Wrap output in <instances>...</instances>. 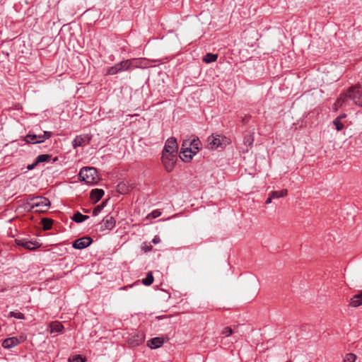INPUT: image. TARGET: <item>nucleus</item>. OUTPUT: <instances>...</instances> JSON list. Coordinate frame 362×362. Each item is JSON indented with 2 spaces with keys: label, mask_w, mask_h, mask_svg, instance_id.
I'll return each mask as SVG.
<instances>
[{
  "label": "nucleus",
  "mask_w": 362,
  "mask_h": 362,
  "mask_svg": "<svg viewBox=\"0 0 362 362\" xmlns=\"http://www.w3.org/2000/svg\"><path fill=\"white\" fill-rule=\"evenodd\" d=\"M81 180L88 185H94L99 181V176L97 170L93 167L83 168L79 172Z\"/></svg>",
  "instance_id": "nucleus-1"
},
{
  "label": "nucleus",
  "mask_w": 362,
  "mask_h": 362,
  "mask_svg": "<svg viewBox=\"0 0 362 362\" xmlns=\"http://www.w3.org/2000/svg\"><path fill=\"white\" fill-rule=\"evenodd\" d=\"M208 148L210 149H216L218 147H223L228 144L226 137L221 135H211L208 137Z\"/></svg>",
  "instance_id": "nucleus-2"
},
{
  "label": "nucleus",
  "mask_w": 362,
  "mask_h": 362,
  "mask_svg": "<svg viewBox=\"0 0 362 362\" xmlns=\"http://www.w3.org/2000/svg\"><path fill=\"white\" fill-rule=\"evenodd\" d=\"M50 202L45 197H36L32 200L31 208L35 211L43 213L49 209Z\"/></svg>",
  "instance_id": "nucleus-3"
},
{
  "label": "nucleus",
  "mask_w": 362,
  "mask_h": 362,
  "mask_svg": "<svg viewBox=\"0 0 362 362\" xmlns=\"http://www.w3.org/2000/svg\"><path fill=\"white\" fill-rule=\"evenodd\" d=\"M177 161V154L174 153H162V162L165 169L168 172L173 170Z\"/></svg>",
  "instance_id": "nucleus-4"
},
{
  "label": "nucleus",
  "mask_w": 362,
  "mask_h": 362,
  "mask_svg": "<svg viewBox=\"0 0 362 362\" xmlns=\"http://www.w3.org/2000/svg\"><path fill=\"white\" fill-rule=\"evenodd\" d=\"M178 146L175 138L171 137L167 139L163 151V153L177 154Z\"/></svg>",
  "instance_id": "nucleus-5"
},
{
  "label": "nucleus",
  "mask_w": 362,
  "mask_h": 362,
  "mask_svg": "<svg viewBox=\"0 0 362 362\" xmlns=\"http://www.w3.org/2000/svg\"><path fill=\"white\" fill-rule=\"evenodd\" d=\"M145 339V336L142 332H137L132 334L129 339L127 343L131 347H136L141 345Z\"/></svg>",
  "instance_id": "nucleus-6"
},
{
  "label": "nucleus",
  "mask_w": 362,
  "mask_h": 362,
  "mask_svg": "<svg viewBox=\"0 0 362 362\" xmlns=\"http://www.w3.org/2000/svg\"><path fill=\"white\" fill-rule=\"evenodd\" d=\"M92 139L90 134H81L77 136L72 141V146L74 148L88 144Z\"/></svg>",
  "instance_id": "nucleus-7"
},
{
  "label": "nucleus",
  "mask_w": 362,
  "mask_h": 362,
  "mask_svg": "<svg viewBox=\"0 0 362 362\" xmlns=\"http://www.w3.org/2000/svg\"><path fill=\"white\" fill-rule=\"evenodd\" d=\"M16 243L18 246H22L29 250H33L40 247V245L37 241H30L25 238L16 239Z\"/></svg>",
  "instance_id": "nucleus-8"
},
{
  "label": "nucleus",
  "mask_w": 362,
  "mask_h": 362,
  "mask_svg": "<svg viewBox=\"0 0 362 362\" xmlns=\"http://www.w3.org/2000/svg\"><path fill=\"white\" fill-rule=\"evenodd\" d=\"M116 221L111 216H106L100 223V229L101 231L110 230L115 226Z\"/></svg>",
  "instance_id": "nucleus-9"
},
{
  "label": "nucleus",
  "mask_w": 362,
  "mask_h": 362,
  "mask_svg": "<svg viewBox=\"0 0 362 362\" xmlns=\"http://www.w3.org/2000/svg\"><path fill=\"white\" fill-rule=\"evenodd\" d=\"M93 242L91 238L84 236L81 238L76 240L73 243V247L78 250H82L88 247Z\"/></svg>",
  "instance_id": "nucleus-10"
},
{
  "label": "nucleus",
  "mask_w": 362,
  "mask_h": 362,
  "mask_svg": "<svg viewBox=\"0 0 362 362\" xmlns=\"http://www.w3.org/2000/svg\"><path fill=\"white\" fill-rule=\"evenodd\" d=\"M199 144H200V141L198 139H194L192 141L185 140L182 143L183 146H188V147L192 149L193 154H196L198 152L199 148Z\"/></svg>",
  "instance_id": "nucleus-11"
},
{
  "label": "nucleus",
  "mask_w": 362,
  "mask_h": 362,
  "mask_svg": "<svg viewBox=\"0 0 362 362\" xmlns=\"http://www.w3.org/2000/svg\"><path fill=\"white\" fill-rule=\"evenodd\" d=\"M194 154L192 153V149L187 146H183L182 145V151L180 158L185 162H189L193 156Z\"/></svg>",
  "instance_id": "nucleus-12"
},
{
  "label": "nucleus",
  "mask_w": 362,
  "mask_h": 362,
  "mask_svg": "<svg viewBox=\"0 0 362 362\" xmlns=\"http://www.w3.org/2000/svg\"><path fill=\"white\" fill-rule=\"evenodd\" d=\"M20 342V340L17 337H9L3 341L2 346L4 349H11L18 345Z\"/></svg>",
  "instance_id": "nucleus-13"
},
{
  "label": "nucleus",
  "mask_w": 362,
  "mask_h": 362,
  "mask_svg": "<svg viewBox=\"0 0 362 362\" xmlns=\"http://www.w3.org/2000/svg\"><path fill=\"white\" fill-rule=\"evenodd\" d=\"M132 186L126 181L119 182L117 186V191L122 194L129 193L132 189Z\"/></svg>",
  "instance_id": "nucleus-14"
},
{
  "label": "nucleus",
  "mask_w": 362,
  "mask_h": 362,
  "mask_svg": "<svg viewBox=\"0 0 362 362\" xmlns=\"http://www.w3.org/2000/svg\"><path fill=\"white\" fill-rule=\"evenodd\" d=\"M164 343L163 337H154L147 341V346L151 349H157L160 347Z\"/></svg>",
  "instance_id": "nucleus-15"
},
{
  "label": "nucleus",
  "mask_w": 362,
  "mask_h": 362,
  "mask_svg": "<svg viewBox=\"0 0 362 362\" xmlns=\"http://www.w3.org/2000/svg\"><path fill=\"white\" fill-rule=\"evenodd\" d=\"M104 194V191L101 189H93L90 192V199L93 203H96L100 200Z\"/></svg>",
  "instance_id": "nucleus-16"
},
{
  "label": "nucleus",
  "mask_w": 362,
  "mask_h": 362,
  "mask_svg": "<svg viewBox=\"0 0 362 362\" xmlns=\"http://www.w3.org/2000/svg\"><path fill=\"white\" fill-rule=\"evenodd\" d=\"M50 333H59L63 329L64 326L59 322L55 321L49 324Z\"/></svg>",
  "instance_id": "nucleus-17"
},
{
  "label": "nucleus",
  "mask_w": 362,
  "mask_h": 362,
  "mask_svg": "<svg viewBox=\"0 0 362 362\" xmlns=\"http://www.w3.org/2000/svg\"><path fill=\"white\" fill-rule=\"evenodd\" d=\"M132 64H133L132 60L127 59V60L122 61V62L117 64V66L118 67L119 71L120 72H122V71L128 70L132 66Z\"/></svg>",
  "instance_id": "nucleus-18"
},
{
  "label": "nucleus",
  "mask_w": 362,
  "mask_h": 362,
  "mask_svg": "<svg viewBox=\"0 0 362 362\" xmlns=\"http://www.w3.org/2000/svg\"><path fill=\"white\" fill-rule=\"evenodd\" d=\"M362 305V296L361 293L354 296L350 300L349 306L358 307Z\"/></svg>",
  "instance_id": "nucleus-19"
},
{
  "label": "nucleus",
  "mask_w": 362,
  "mask_h": 362,
  "mask_svg": "<svg viewBox=\"0 0 362 362\" xmlns=\"http://www.w3.org/2000/svg\"><path fill=\"white\" fill-rule=\"evenodd\" d=\"M269 194L272 198L278 199L286 197L288 194V191L287 189H282L281 191H272Z\"/></svg>",
  "instance_id": "nucleus-20"
},
{
  "label": "nucleus",
  "mask_w": 362,
  "mask_h": 362,
  "mask_svg": "<svg viewBox=\"0 0 362 362\" xmlns=\"http://www.w3.org/2000/svg\"><path fill=\"white\" fill-rule=\"evenodd\" d=\"M218 55L212 53H207L202 59L203 62L206 64L214 62L217 60Z\"/></svg>",
  "instance_id": "nucleus-21"
},
{
  "label": "nucleus",
  "mask_w": 362,
  "mask_h": 362,
  "mask_svg": "<svg viewBox=\"0 0 362 362\" xmlns=\"http://www.w3.org/2000/svg\"><path fill=\"white\" fill-rule=\"evenodd\" d=\"M360 89H362V82L361 83H358L355 86H351L348 89V93H349V98L352 100L351 95L354 94L355 93H357V92H361L360 90Z\"/></svg>",
  "instance_id": "nucleus-22"
},
{
  "label": "nucleus",
  "mask_w": 362,
  "mask_h": 362,
  "mask_svg": "<svg viewBox=\"0 0 362 362\" xmlns=\"http://www.w3.org/2000/svg\"><path fill=\"white\" fill-rule=\"evenodd\" d=\"M352 100L356 105L362 107V92H357L351 95Z\"/></svg>",
  "instance_id": "nucleus-23"
},
{
  "label": "nucleus",
  "mask_w": 362,
  "mask_h": 362,
  "mask_svg": "<svg viewBox=\"0 0 362 362\" xmlns=\"http://www.w3.org/2000/svg\"><path fill=\"white\" fill-rule=\"evenodd\" d=\"M25 140L26 141V142L30 144L41 143V141H40V139H38V135L36 134H28L25 136Z\"/></svg>",
  "instance_id": "nucleus-24"
},
{
  "label": "nucleus",
  "mask_w": 362,
  "mask_h": 362,
  "mask_svg": "<svg viewBox=\"0 0 362 362\" xmlns=\"http://www.w3.org/2000/svg\"><path fill=\"white\" fill-rule=\"evenodd\" d=\"M88 218V216H86V215H83L82 214H81L80 212H76L72 219L76 222V223H81L83 222V221L86 220Z\"/></svg>",
  "instance_id": "nucleus-25"
},
{
  "label": "nucleus",
  "mask_w": 362,
  "mask_h": 362,
  "mask_svg": "<svg viewBox=\"0 0 362 362\" xmlns=\"http://www.w3.org/2000/svg\"><path fill=\"white\" fill-rule=\"evenodd\" d=\"M51 156L48 154H41L40 156H38L36 159H35V164H38L40 163H43V162H47L49 160Z\"/></svg>",
  "instance_id": "nucleus-26"
},
{
  "label": "nucleus",
  "mask_w": 362,
  "mask_h": 362,
  "mask_svg": "<svg viewBox=\"0 0 362 362\" xmlns=\"http://www.w3.org/2000/svg\"><path fill=\"white\" fill-rule=\"evenodd\" d=\"M42 228L45 230H49L52 226V221L48 218H42L41 221Z\"/></svg>",
  "instance_id": "nucleus-27"
},
{
  "label": "nucleus",
  "mask_w": 362,
  "mask_h": 362,
  "mask_svg": "<svg viewBox=\"0 0 362 362\" xmlns=\"http://www.w3.org/2000/svg\"><path fill=\"white\" fill-rule=\"evenodd\" d=\"M153 282V276L151 272L147 274L146 278L143 279L142 283L145 286H150Z\"/></svg>",
  "instance_id": "nucleus-28"
},
{
  "label": "nucleus",
  "mask_w": 362,
  "mask_h": 362,
  "mask_svg": "<svg viewBox=\"0 0 362 362\" xmlns=\"http://www.w3.org/2000/svg\"><path fill=\"white\" fill-rule=\"evenodd\" d=\"M347 98H349L348 92L345 94L341 95V96L336 101L334 105L341 107Z\"/></svg>",
  "instance_id": "nucleus-29"
},
{
  "label": "nucleus",
  "mask_w": 362,
  "mask_h": 362,
  "mask_svg": "<svg viewBox=\"0 0 362 362\" xmlns=\"http://www.w3.org/2000/svg\"><path fill=\"white\" fill-rule=\"evenodd\" d=\"M357 358L356 354L349 353L345 355L343 362H355Z\"/></svg>",
  "instance_id": "nucleus-30"
},
{
  "label": "nucleus",
  "mask_w": 362,
  "mask_h": 362,
  "mask_svg": "<svg viewBox=\"0 0 362 362\" xmlns=\"http://www.w3.org/2000/svg\"><path fill=\"white\" fill-rule=\"evenodd\" d=\"M334 126L336 127V129L337 131H340L343 128H344V124L343 123L341 122V117H337L333 122Z\"/></svg>",
  "instance_id": "nucleus-31"
},
{
  "label": "nucleus",
  "mask_w": 362,
  "mask_h": 362,
  "mask_svg": "<svg viewBox=\"0 0 362 362\" xmlns=\"http://www.w3.org/2000/svg\"><path fill=\"white\" fill-rule=\"evenodd\" d=\"M105 206V202H103L100 205H98L97 206H95L93 211V216L98 215L99 213H100V211H102V209L104 208Z\"/></svg>",
  "instance_id": "nucleus-32"
},
{
  "label": "nucleus",
  "mask_w": 362,
  "mask_h": 362,
  "mask_svg": "<svg viewBox=\"0 0 362 362\" xmlns=\"http://www.w3.org/2000/svg\"><path fill=\"white\" fill-rule=\"evenodd\" d=\"M9 315L11 317H15V318H17V319H21V320H24L25 319L24 314L21 313V312L11 311V312H10Z\"/></svg>",
  "instance_id": "nucleus-33"
},
{
  "label": "nucleus",
  "mask_w": 362,
  "mask_h": 362,
  "mask_svg": "<svg viewBox=\"0 0 362 362\" xmlns=\"http://www.w3.org/2000/svg\"><path fill=\"white\" fill-rule=\"evenodd\" d=\"M119 72L120 71H119L117 64H115V66L108 68V69L107 71V75H114V74H116Z\"/></svg>",
  "instance_id": "nucleus-34"
},
{
  "label": "nucleus",
  "mask_w": 362,
  "mask_h": 362,
  "mask_svg": "<svg viewBox=\"0 0 362 362\" xmlns=\"http://www.w3.org/2000/svg\"><path fill=\"white\" fill-rule=\"evenodd\" d=\"M233 333V329L230 327H226L221 331V334L226 337L230 336Z\"/></svg>",
  "instance_id": "nucleus-35"
},
{
  "label": "nucleus",
  "mask_w": 362,
  "mask_h": 362,
  "mask_svg": "<svg viewBox=\"0 0 362 362\" xmlns=\"http://www.w3.org/2000/svg\"><path fill=\"white\" fill-rule=\"evenodd\" d=\"M51 132H44L43 134L38 135V139H40V141L42 142L45 139H47L51 137Z\"/></svg>",
  "instance_id": "nucleus-36"
},
{
  "label": "nucleus",
  "mask_w": 362,
  "mask_h": 362,
  "mask_svg": "<svg viewBox=\"0 0 362 362\" xmlns=\"http://www.w3.org/2000/svg\"><path fill=\"white\" fill-rule=\"evenodd\" d=\"M71 362H84V359L79 355L73 357Z\"/></svg>",
  "instance_id": "nucleus-37"
},
{
  "label": "nucleus",
  "mask_w": 362,
  "mask_h": 362,
  "mask_svg": "<svg viewBox=\"0 0 362 362\" xmlns=\"http://www.w3.org/2000/svg\"><path fill=\"white\" fill-rule=\"evenodd\" d=\"M160 213L158 211H154L151 213V216L153 218H157L160 216Z\"/></svg>",
  "instance_id": "nucleus-38"
},
{
  "label": "nucleus",
  "mask_w": 362,
  "mask_h": 362,
  "mask_svg": "<svg viewBox=\"0 0 362 362\" xmlns=\"http://www.w3.org/2000/svg\"><path fill=\"white\" fill-rule=\"evenodd\" d=\"M36 165H37V164H35V161L33 163L28 165L27 166V169L29 170H33Z\"/></svg>",
  "instance_id": "nucleus-39"
},
{
  "label": "nucleus",
  "mask_w": 362,
  "mask_h": 362,
  "mask_svg": "<svg viewBox=\"0 0 362 362\" xmlns=\"http://www.w3.org/2000/svg\"><path fill=\"white\" fill-rule=\"evenodd\" d=\"M160 238L158 236H155L152 240V242L154 243V244H157L158 243H160Z\"/></svg>",
  "instance_id": "nucleus-40"
},
{
  "label": "nucleus",
  "mask_w": 362,
  "mask_h": 362,
  "mask_svg": "<svg viewBox=\"0 0 362 362\" xmlns=\"http://www.w3.org/2000/svg\"><path fill=\"white\" fill-rule=\"evenodd\" d=\"M272 199H274L273 198L271 197V195L270 194H269V197L267 199L266 202H265V204H269L272 203Z\"/></svg>",
  "instance_id": "nucleus-41"
},
{
  "label": "nucleus",
  "mask_w": 362,
  "mask_h": 362,
  "mask_svg": "<svg viewBox=\"0 0 362 362\" xmlns=\"http://www.w3.org/2000/svg\"><path fill=\"white\" fill-rule=\"evenodd\" d=\"M246 142H248L250 146L252 145V144L253 142V139L252 138V136H249L247 139Z\"/></svg>",
  "instance_id": "nucleus-42"
},
{
  "label": "nucleus",
  "mask_w": 362,
  "mask_h": 362,
  "mask_svg": "<svg viewBox=\"0 0 362 362\" xmlns=\"http://www.w3.org/2000/svg\"><path fill=\"white\" fill-rule=\"evenodd\" d=\"M339 117H341V119L342 118H344V117H345V115H341V116H339Z\"/></svg>",
  "instance_id": "nucleus-43"
}]
</instances>
